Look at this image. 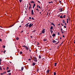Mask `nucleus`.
<instances>
[{
	"mask_svg": "<svg viewBox=\"0 0 75 75\" xmlns=\"http://www.w3.org/2000/svg\"><path fill=\"white\" fill-rule=\"evenodd\" d=\"M22 47H25V49L26 50H27V51H28V50H29L28 47L27 46L25 45L22 46Z\"/></svg>",
	"mask_w": 75,
	"mask_h": 75,
	"instance_id": "obj_1",
	"label": "nucleus"
},
{
	"mask_svg": "<svg viewBox=\"0 0 75 75\" xmlns=\"http://www.w3.org/2000/svg\"><path fill=\"white\" fill-rule=\"evenodd\" d=\"M34 61H35V62H37L38 61L37 59V58H36V57H34Z\"/></svg>",
	"mask_w": 75,
	"mask_h": 75,
	"instance_id": "obj_2",
	"label": "nucleus"
},
{
	"mask_svg": "<svg viewBox=\"0 0 75 75\" xmlns=\"http://www.w3.org/2000/svg\"><path fill=\"white\" fill-rule=\"evenodd\" d=\"M33 25V23H30L29 25V28H31Z\"/></svg>",
	"mask_w": 75,
	"mask_h": 75,
	"instance_id": "obj_3",
	"label": "nucleus"
},
{
	"mask_svg": "<svg viewBox=\"0 0 75 75\" xmlns=\"http://www.w3.org/2000/svg\"><path fill=\"white\" fill-rule=\"evenodd\" d=\"M45 30L44 29H43V30L42 31V33L43 34H44V33H45Z\"/></svg>",
	"mask_w": 75,
	"mask_h": 75,
	"instance_id": "obj_4",
	"label": "nucleus"
},
{
	"mask_svg": "<svg viewBox=\"0 0 75 75\" xmlns=\"http://www.w3.org/2000/svg\"><path fill=\"white\" fill-rule=\"evenodd\" d=\"M30 24V23H29L26 24V25H25L26 27H28V24Z\"/></svg>",
	"mask_w": 75,
	"mask_h": 75,
	"instance_id": "obj_5",
	"label": "nucleus"
},
{
	"mask_svg": "<svg viewBox=\"0 0 75 75\" xmlns=\"http://www.w3.org/2000/svg\"><path fill=\"white\" fill-rule=\"evenodd\" d=\"M59 10H60V12H62V11H63V10H62V8H60L59 9Z\"/></svg>",
	"mask_w": 75,
	"mask_h": 75,
	"instance_id": "obj_6",
	"label": "nucleus"
},
{
	"mask_svg": "<svg viewBox=\"0 0 75 75\" xmlns=\"http://www.w3.org/2000/svg\"><path fill=\"white\" fill-rule=\"evenodd\" d=\"M31 14L32 15H33L34 14V12H33V10H31Z\"/></svg>",
	"mask_w": 75,
	"mask_h": 75,
	"instance_id": "obj_7",
	"label": "nucleus"
},
{
	"mask_svg": "<svg viewBox=\"0 0 75 75\" xmlns=\"http://www.w3.org/2000/svg\"><path fill=\"white\" fill-rule=\"evenodd\" d=\"M46 72L47 73V74H48V73H50V70H47L46 71Z\"/></svg>",
	"mask_w": 75,
	"mask_h": 75,
	"instance_id": "obj_8",
	"label": "nucleus"
},
{
	"mask_svg": "<svg viewBox=\"0 0 75 75\" xmlns=\"http://www.w3.org/2000/svg\"><path fill=\"white\" fill-rule=\"evenodd\" d=\"M52 42L53 43H57V41H55V40H54L53 41H52Z\"/></svg>",
	"mask_w": 75,
	"mask_h": 75,
	"instance_id": "obj_9",
	"label": "nucleus"
},
{
	"mask_svg": "<svg viewBox=\"0 0 75 75\" xmlns=\"http://www.w3.org/2000/svg\"><path fill=\"white\" fill-rule=\"evenodd\" d=\"M35 65V63L34 62H33L32 64V65L33 66H34V65Z\"/></svg>",
	"mask_w": 75,
	"mask_h": 75,
	"instance_id": "obj_10",
	"label": "nucleus"
},
{
	"mask_svg": "<svg viewBox=\"0 0 75 75\" xmlns=\"http://www.w3.org/2000/svg\"><path fill=\"white\" fill-rule=\"evenodd\" d=\"M35 6V4H34L33 5V8H34Z\"/></svg>",
	"mask_w": 75,
	"mask_h": 75,
	"instance_id": "obj_11",
	"label": "nucleus"
},
{
	"mask_svg": "<svg viewBox=\"0 0 75 75\" xmlns=\"http://www.w3.org/2000/svg\"><path fill=\"white\" fill-rule=\"evenodd\" d=\"M16 24L15 23L14 24H13V25H11V26H10L9 27V28H10V27H13V25H14V24Z\"/></svg>",
	"mask_w": 75,
	"mask_h": 75,
	"instance_id": "obj_12",
	"label": "nucleus"
},
{
	"mask_svg": "<svg viewBox=\"0 0 75 75\" xmlns=\"http://www.w3.org/2000/svg\"><path fill=\"white\" fill-rule=\"evenodd\" d=\"M21 71H23V69H24V67H21Z\"/></svg>",
	"mask_w": 75,
	"mask_h": 75,
	"instance_id": "obj_13",
	"label": "nucleus"
},
{
	"mask_svg": "<svg viewBox=\"0 0 75 75\" xmlns=\"http://www.w3.org/2000/svg\"><path fill=\"white\" fill-rule=\"evenodd\" d=\"M43 41H47V39H44L43 40Z\"/></svg>",
	"mask_w": 75,
	"mask_h": 75,
	"instance_id": "obj_14",
	"label": "nucleus"
},
{
	"mask_svg": "<svg viewBox=\"0 0 75 75\" xmlns=\"http://www.w3.org/2000/svg\"><path fill=\"white\" fill-rule=\"evenodd\" d=\"M48 3L49 4H50V3H53V2L52 1H51V2H48Z\"/></svg>",
	"mask_w": 75,
	"mask_h": 75,
	"instance_id": "obj_15",
	"label": "nucleus"
},
{
	"mask_svg": "<svg viewBox=\"0 0 75 75\" xmlns=\"http://www.w3.org/2000/svg\"><path fill=\"white\" fill-rule=\"evenodd\" d=\"M50 29V30H52L53 29V27H52V26H51Z\"/></svg>",
	"mask_w": 75,
	"mask_h": 75,
	"instance_id": "obj_16",
	"label": "nucleus"
},
{
	"mask_svg": "<svg viewBox=\"0 0 75 75\" xmlns=\"http://www.w3.org/2000/svg\"><path fill=\"white\" fill-rule=\"evenodd\" d=\"M30 3H34L35 2L33 1H30Z\"/></svg>",
	"mask_w": 75,
	"mask_h": 75,
	"instance_id": "obj_17",
	"label": "nucleus"
},
{
	"mask_svg": "<svg viewBox=\"0 0 75 75\" xmlns=\"http://www.w3.org/2000/svg\"><path fill=\"white\" fill-rule=\"evenodd\" d=\"M16 40H19V38H18V37H16Z\"/></svg>",
	"mask_w": 75,
	"mask_h": 75,
	"instance_id": "obj_18",
	"label": "nucleus"
},
{
	"mask_svg": "<svg viewBox=\"0 0 75 75\" xmlns=\"http://www.w3.org/2000/svg\"><path fill=\"white\" fill-rule=\"evenodd\" d=\"M2 61V59H0V65H1V61Z\"/></svg>",
	"mask_w": 75,
	"mask_h": 75,
	"instance_id": "obj_19",
	"label": "nucleus"
},
{
	"mask_svg": "<svg viewBox=\"0 0 75 75\" xmlns=\"http://www.w3.org/2000/svg\"><path fill=\"white\" fill-rule=\"evenodd\" d=\"M11 71V70H8L7 71V72H10Z\"/></svg>",
	"mask_w": 75,
	"mask_h": 75,
	"instance_id": "obj_20",
	"label": "nucleus"
},
{
	"mask_svg": "<svg viewBox=\"0 0 75 75\" xmlns=\"http://www.w3.org/2000/svg\"><path fill=\"white\" fill-rule=\"evenodd\" d=\"M38 8H37V9H36V10H37V12H38V11H39V10H38Z\"/></svg>",
	"mask_w": 75,
	"mask_h": 75,
	"instance_id": "obj_21",
	"label": "nucleus"
},
{
	"mask_svg": "<svg viewBox=\"0 0 75 75\" xmlns=\"http://www.w3.org/2000/svg\"><path fill=\"white\" fill-rule=\"evenodd\" d=\"M52 36L53 37H55V34H53Z\"/></svg>",
	"mask_w": 75,
	"mask_h": 75,
	"instance_id": "obj_22",
	"label": "nucleus"
},
{
	"mask_svg": "<svg viewBox=\"0 0 75 75\" xmlns=\"http://www.w3.org/2000/svg\"><path fill=\"white\" fill-rule=\"evenodd\" d=\"M0 70L1 71H2V68H1V67L0 66Z\"/></svg>",
	"mask_w": 75,
	"mask_h": 75,
	"instance_id": "obj_23",
	"label": "nucleus"
},
{
	"mask_svg": "<svg viewBox=\"0 0 75 75\" xmlns=\"http://www.w3.org/2000/svg\"><path fill=\"white\" fill-rule=\"evenodd\" d=\"M31 9V6H30L29 8V10H30Z\"/></svg>",
	"mask_w": 75,
	"mask_h": 75,
	"instance_id": "obj_24",
	"label": "nucleus"
},
{
	"mask_svg": "<svg viewBox=\"0 0 75 75\" xmlns=\"http://www.w3.org/2000/svg\"><path fill=\"white\" fill-rule=\"evenodd\" d=\"M60 18H63V17L62 16H60Z\"/></svg>",
	"mask_w": 75,
	"mask_h": 75,
	"instance_id": "obj_25",
	"label": "nucleus"
},
{
	"mask_svg": "<svg viewBox=\"0 0 75 75\" xmlns=\"http://www.w3.org/2000/svg\"><path fill=\"white\" fill-rule=\"evenodd\" d=\"M39 58H40V59H41V56H40V55L39 56Z\"/></svg>",
	"mask_w": 75,
	"mask_h": 75,
	"instance_id": "obj_26",
	"label": "nucleus"
},
{
	"mask_svg": "<svg viewBox=\"0 0 75 75\" xmlns=\"http://www.w3.org/2000/svg\"><path fill=\"white\" fill-rule=\"evenodd\" d=\"M35 32V30H34L32 31V33H34Z\"/></svg>",
	"mask_w": 75,
	"mask_h": 75,
	"instance_id": "obj_27",
	"label": "nucleus"
},
{
	"mask_svg": "<svg viewBox=\"0 0 75 75\" xmlns=\"http://www.w3.org/2000/svg\"><path fill=\"white\" fill-rule=\"evenodd\" d=\"M57 64L56 63H54V67H56V65H57Z\"/></svg>",
	"mask_w": 75,
	"mask_h": 75,
	"instance_id": "obj_28",
	"label": "nucleus"
},
{
	"mask_svg": "<svg viewBox=\"0 0 75 75\" xmlns=\"http://www.w3.org/2000/svg\"><path fill=\"white\" fill-rule=\"evenodd\" d=\"M23 54V52L21 51L20 52V54Z\"/></svg>",
	"mask_w": 75,
	"mask_h": 75,
	"instance_id": "obj_29",
	"label": "nucleus"
},
{
	"mask_svg": "<svg viewBox=\"0 0 75 75\" xmlns=\"http://www.w3.org/2000/svg\"><path fill=\"white\" fill-rule=\"evenodd\" d=\"M8 69H9V68H8V67H7V69H6V70H8Z\"/></svg>",
	"mask_w": 75,
	"mask_h": 75,
	"instance_id": "obj_30",
	"label": "nucleus"
},
{
	"mask_svg": "<svg viewBox=\"0 0 75 75\" xmlns=\"http://www.w3.org/2000/svg\"><path fill=\"white\" fill-rule=\"evenodd\" d=\"M56 72H54V75H56Z\"/></svg>",
	"mask_w": 75,
	"mask_h": 75,
	"instance_id": "obj_31",
	"label": "nucleus"
},
{
	"mask_svg": "<svg viewBox=\"0 0 75 75\" xmlns=\"http://www.w3.org/2000/svg\"><path fill=\"white\" fill-rule=\"evenodd\" d=\"M67 23H68V18L67 19Z\"/></svg>",
	"mask_w": 75,
	"mask_h": 75,
	"instance_id": "obj_32",
	"label": "nucleus"
},
{
	"mask_svg": "<svg viewBox=\"0 0 75 75\" xmlns=\"http://www.w3.org/2000/svg\"><path fill=\"white\" fill-rule=\"evenodd\" d=\"M50 32H51V34H52V32H53V31H52V30H51Z\"/></svg>",
	"mask_w": 75,
	"mask_h": 75,
	"instance_id": "obj_33",
	"label": "nucleus"
},
{
	"mask_svg": "<svg viewBox=\"0 0 75 75\" xmlns=\"http://www.w3.org/2000/svg\"><path fill=\"white\" fill-rule=\"evenodd\" d=\"M66 16V15H64L63 16V18H65V17Z\"/></svg>",
	"mask_w": 75,
	"mask_h": 75,
	"instance_id": "obj_34",
	"label": "nucleus"
},
{
	"mask_svg": "<svg viewBox=\"0 0 75 75\" xmlns=\"http://www.w3.org/2000/svg\"><path fill=\"white\" fill-rule=\"evenodd\" d=\"M63 23H65V21L64 20H63Z\"/></svg>",
	"mask_w": 75,
	"mask_h": 75,
	"instance_id": "obj_35",
	"label": "nucleus"
},
{
	"mask_svg": "<svg viewBox=\"0 0 75 75\" xmlns=\"http://www.w3.org/2000/svg\"><path fill=\"white\" fill-rule=\"evenodd\" d=\"M54 24V23H51V24L52 25H53Z\"/></svg>",
	"mask_w": 75,
	"mask_h": 75,
	"instance_id": "obj_36",
	"label": "nucleus"
},
{
	"mask_svg": "<svg viewBox=\"0 0 75 75\" xmlns=\"http://www.w3.org/2000/svg\"><path fill=\"white\" fill-rule=\"evenodd\" d=\"M6 52V51L4 50V54H5Z\"/></svg>",
	"mask_w": 75,
	"mask_h": 75,
	"instance_id": "obj_37",
	"label": "nucleus"
},
{
	"mask_svg": "<svg viewBox=\"0 0 75 75\" xmlns=\"http://www.w3.org/2000/svg\"><path fill=\"white\" fill-rule=\"evenodd\" d=\"M19 1L20 3H21V1H22V0H19Z\"/></svg>",
	"mask_w": 75,
	"mask_h": 75,
	"instance_id": "obj_38",
	"label": "nucleus"
},
{
	"mask_svg": "<svg viewBox=\"0 0 75 75\" xmlns=\"http://www.w3.org/2000/svg\"><path fill=\"white\" fill-rule=\"evenodd\" d=\"M32 20H34V18H32Z\"/></svg>",
	"mask_w": 75,
	"mask_h": 75,
	"instance_id": "obj_39",
	"label": "nucleus"
},
{
	"mask_svg": "<svg viewBox=\"0 0 75 75\" xmlns=\"http://www.w3.org/2000/svg\"><path fill=\"white\" fill-rule=\"evenodd\" d=\"M37 45H40V44L39 43H38Z\"/></svg>",
	"mask_w": 75,
	"mask_h": 75,
	"instance_id": "obj_40",
	"label": "nucleus"
},
{
	"mask_svg": "<svg viewBox=\"0 0 75 75\" xmlns=\"http://www.w3.org/2000/svg\"><path fill=\"white\" fill-rule=\"evenodd\" d=\"M59 35V33L58 32V35Z\"/></svg>",
	"mask_w": 75,
	"mask_h": 75,
	"instance_id": "obj_41",
	"label": "nucleus"
},
{
	"mask_svg": "<svg viewBox=\"0 0 75 75\" xmlns=\"http://www.w3.org/2000/svg\"><path fill=\"white\" fill-rule=\"evenodd\" d=\"M29 19H30V20H31V17H30L29 18Z\"/></svg>",
	"mask_w": 75,
	"mask_h": 75,
	"instance_id": "obj_42",
	"label": "nucleus"
},
{
	"mask_svg": "<svg viewBox=\"0 0 75 75\" xmlns=\"http://www.w3.org/2000/svg\"><path fill=\"white\" fill-rule=\"evenodd\" d=\"M2 41V40H1V39H0V41L1 42V41Z\"/></svg>",
	"mask_w": 75,
	"mask_h": 75,
	"instance_id": "obj_43",
	"label": "nucleus"
},
{
	"mask_svg": "<svg viewBox=\"0 0 75 75\" xmlns=\"http://www.w3.org/2000/svg\"><path fill=\"white\" fill-rule=\"evenodd\" d=\"M3 48H5V47H6V46H3Z\"/></svg>",
	"mask_w": 75,
	"mask_h": 75,
	"instance_id": "obj_44",
	"label": "nucleus"
},
{
	"mask_svg": "<svg viewBox=\"0 0 75 75\" xmlns=\"http://www.w3.org/2000/svg\"><path fill=\"white\" fill-rule=\"evenodd\" d=\"M64 27L65 28H66V26H64Z\"/></svg>",
	"mask_w": 75,
	"mask_h": 75,
	"instance_id": "obj_45",
	"label": "nucleus"
},
{
	"mask_svg": "<svg viewBox=\"0 0 75 75\" xmlns=\"http://www.w3.org/2000/svg\"><path fill=\"white\" fill-rule=\"evenodd\" d=\"M23 32V30H22L21 32V33Z\"/></svg>",
	"mask_w": 75,
	"mask_h": 75,
	"instance_id": "obj_46",
	"label": "nucleus"
},
{
	"mask_svg": "<svg viewBox=\"0 0 75 75\" xmlns=\"http://www.w3.org/2000/svg\"><path fill=\"white\" fill-rule=\"evenodd\" d=\"M65 25H67V23H65Z\"/></svg>",
	"mask_w": 75,
	"mask_h": 75,
	"instance_id": "obj_47",
	"label": "nucleus"
},
{
	"mask_svg": "<svg viewBox=\"0 0 75 75\" xmlns=\"http://www.w3.org/2000/svg\"><path fill=\"white\" fill-rule=\"evenodd\" d=\"M30 38H33V36H30Z\"/></svg>",
	"mask_w": 75,
	"mask_h": 75,
	"instance_id": "obj_48",
	"label": "nucleus"
},
{
	"mask_svg": "<svg viewBox=\"0 0 75 75\" xmlns=\"http://www.w3.org/2000/svg\"><path fill=\"white\" fill-rule=\"evenodd\" d=\"M9 75H11V73H9Z\"/></svg>",
	"mask_w": 75,
	"mask_h": 75,
	"instance_id": "obj_49",
	"label": "nucleus"
},
{
	"mask_svg": "<svg viewBox=\"0 0 75 75\" xmlns=\"http://www.w3.org/2000/svg\"><path fill=\"white\" fill-rule=\"evenodd\" d=\"M31 59H28V61H30V60Z\"/></svg>",
	"mask_w": 75,
	"mask_h": 75,
	"instance_id": "obj_50",
	"label": "nucleus"
},
{
	"mask_svg": "<svg viewBox=\"0 0 75 75\" xmlns=\"http://www.w3.org/2000/svg\"><path fill=\"white\" fill-rule=\"evenodd\" d=\"M53 25L54 27H55V25L54 24Z\"/></svg>",
	"mask_w": 75,
	"mask_h": 75,
	"instance_id": "obj_51",
	"label": "nucleus"
},
{
	"mask_svg": "<svg viewBox=\"0 0 75 75\" xmlns=\"http://www.w3.org/2000/svg\"><path fill=\"white\" fill-rule=\"evenodd\" d=\"M37 7H38V5Z\"/></svg>",
	"mask_w": 75,
	"mask_h": 75,
	"instance_id": "obj_52",
	"label": "nucleus"
},
{
	"mask_svg": "<svg viewBox=\"0 0 75 75\" xmlns=\"http://www.w3.org/2000/svg\"><path fill=\"white\" fill-rule=\"evenodd\" d=\"M29 4L30 5V6H31V4H30V3H29Z\"/></svg>",
	"mask_w": 75,
	"mask_h": 75,
	"instance_id": "obj_53",
	"label": "nucleus"
},
{
	"mask_svg": "<svg viewBox=\"0 0 75 75\" xmlns=\"http://www.w3.org/2000/svg\"><path fill=\"white\" fill-rule=\"evenodd\" d=\"M38 3H40V1H38Z\"/></svg>",
	"mask_w": 75,
	"mask_h": 75,
	"instance_id": "obj_54",
	"label": "nucleus"
},
{
	"mask_svg": "<svg viewBox=\"0 0 75 75\" xmlns=\"http://www.w3.org/2000/svg\"><path fill=\"white\" fill-rule=\"evenodd\" d=\"M39 8H41V7H40V6H39Z\"/></svg>",
	"mask_w": 75,
	"mask_h": 75,
	"instance_id": "obj_55",
	"label": "nucleus"
},
{
	"mask_svg": "<svg viewBox=\"0 0 75 75\" xmlns=\"http://www.w3.org/2000/svg\"><path fill=\"white\" fill-rule=\"evenodd\" d=\"M61 32H62V33H64V32H63V31H61Z\"/></svg>",
	"mask_w": 75,
	"mask_h": 75,
	"instance_id": "obj_56",
	"label": "nucleus"
},
{
	"mask_svg": "<svg viewBox=\"0 0 75 75\" xmlns=\"http://www.w3.org/2000/svg\"><path fill=\"white\" fill-rule=\"evenodd\" d=\"M61 25H62V26H64V25H62V24H61Z\"/></svg>",
	"mask_w": 75,
	"mask_h": 75,
	"instance_id": "obj_57",
	"label": "nucleus"
},
{
	"mask_svg": "<svg viewBox=\"0 0 75 75\" xmlns=\"http://www.w3.org/2000/svg\"><path fill=\"white\" fill-rule=\"evenodd\" d=\"M63 38H64V37H65V36H64V35H63Z\"/></svg>",
	"mask_w": 75,
	"mask_h": 75,
	"instance_id": "obj_58",
	"label": "nucleus"
},
{
	"mask_svg": "<svg viewBox=\"0 0 75 75\" xmlns=\"http://www.w3.org/2000/svg\"><path fill=\"white\" fill-rule=\"evenodd\" d=\"M48 13H47V16H48Z\"/></svg>",
	"mask_w": 75,
	"mask_h": 75,
	"instance_id": "obj_59",
	"label": "nucleus"
},
{
	"mask_svg": "<svg viewBox=\"0 0 75 75\" xmlns=\"http://www.w3.org/2000/svg\"><path fill=\"white\" fill-rule=\"evenodd\" d=\"M6 71H5L4 72V74H6Z\"/></svg>",
	"mask_w": 75,
	"mask_h": 75,
	"instance_id": "obj_60",
	"label": "nucleus"
},
{
	"mask_svg": "<svg viewBox=\"0 0 75 75\" xmlns=\"http://www.w3.org/2000/svg\"><path fill=\"white\" fill-rule=\"evenodd\" d=\"M0 74L1 75H3V74H2V73H1Z\"/></svg>",
	"mask_w": 75,
	"mask_h": 75,
	"instance_id": "obj_61",
	"label": "nucleus"
},
{
	"mask_svg": "<svg viewBox=\"0 0 75 75\" xmlns=\"http://www.w3.org/2000/svg\"><path fill=\"white\" fill-rule=\"evenodd\" d=\"M62 28H61V31H62Z\"/></svg>",
	"mask_w": 75,
	"mask_h": 75,
	"instance_id": "obj_62",
	"label": "nucleus"
},
{
	"mask_svg": "<svg viewBox=\"0 0 75 75\" xmlns=\"http://www.w3.org/2000/svg\"><path fill=\"white\" fill-rule=\"evenodd\" d=\"M59 23H59L58 24V25H60V24H59Z\"/></svg>",
	"mask_w": 75,
	"mask_h": 75,
	"instance_id": "obj_63",
	"label": "nucleus"
},
{
	"mask_svg": "<svg viewBox=\"0 0 75 75\" xmlns=\"http://www.w3.org/2000/svg\"><path fill=\"white\" fill-rule=\"evenodd\" d=\"M19 27H21V25Z\"/></svg>",
	"mask_w": 75,
	"mask_h": 75,
	"instance_id": "obj_64",
	"label": "nucleus"
}]
</instances>
